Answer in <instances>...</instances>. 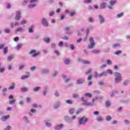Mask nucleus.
Masks as SVG:
<instances>
[{
	"label": "nucleus",
	"mask_w": 130,
	"mask_h": 130,
	"mask_svg": "<svg viewBox=\"0 0 130 130\" xmlns=\"http://www.w3.org/2000/svg\"><path fill=\"white\" fill-rule=\"evenodd\" d=\"M114 74L115 76V84H118L119 83H120V81H121V79H122L121 74L118 72H115Z\"/></svg>",
	"instance_id": "f257e3e1"
},
{
	"label": "nucleus",
	"mask_w": 130,
	"mask_h": 130,
	"mask_svg": "<svg viewBox=\"0 0 130 130\" xmlns=\"http://www.w3.org/2000/svg\"><path fill=\"white\" fill-rule=\"evenodd\" d=\"M88 118L85 116L81 117L78 120V124L79 125H86V124L88 122Z\"/></svg>",
	"instance_id": "f03ea898"
},
{
	"label": "nucleus",
	"mask_w": 130,
	"mask_h": 130,
	"mask_svg": "<svg viewBox=\"0 0 130 130\" xmlns=\"http://www.w3.org/2000/svg\"><path fill=\"white\" fill-rule=\"evenodd\" d=\"M108 74H109L110 75H112L113 73L111 70L108 69L106 70V72H103V73L99 74V78H101V77H106V76H107Z\"/></svg>",
	"instance_id": "7ed1b4c3"
},
{
	"label": "nucleus",
	"mask_w": 130,
	"mask_h": 130,
	"mask_svg": "<svg viewBox=\"0 0 130 130\" xmlns=\"http://www.w3.org/2000/svg\"><path fill=\"white\" fill-rule=\"evenodd\" d=\"M89 40L90 41V44L88 45L87 48L88 49H92L95 46V41H94V39L92 37H90Z\"/></svg>",
	"instance_id": "20e7f679"
},
{
	"label": "nucleus",
	"mask_w": 130,
	"mask_h": 130,
	"mask_svg": "<svg viewBox=\"0 0 130 130\" xmlns=\"http://www.w3.org/2000/svg\"><path fill=\"white\" fill-rule=\"evenodd\" d=\"M81 101L83 102V105H85V106H93V103L88 102L87 100H85V98L84 97L81 98Z\"/></svg>",
	"instance_id": "39448f33"
},
{
	"label": "nucleus",
	"mask_w": 130,
	"mask_h": 130,
	"mask_svg": "<svg viewBox=\"0 0 130 130\" xmlns=\"http://www.w3.org/2000/svg\"><path fill=\"white\" fill-rule=\"evenodd\" d=\"M37 51L35 50H31L29 53L28 54H32L31 57H36V56H38L39 54H40V52H38L37 53Z\"/></svg>",
	"instance_id": "423d86ee"
},
{
	"label": "nucleus",
	"mask_w": 130,
	"mask_h": 130,
	"mask_svg": "<svg viewBox=\"0 0 130 130\" xmlns=\"http://www.w3.org/2000/svg\"><path fill=\"white\" fill-rule=\"evenodd\" d=\"M42 25H43L44 27H48V26H49V22H48V20H47V19L45 18H42Z\"/></svg>",
	"instance_id": "0eeeda50"
},
{
	"label": "nucleus",
	"mask_w": 130,
	"mask_h": 130,
	"mask_svg": "<svg viewBox=\"0 0 130 130\" xmlns=\"http://www.w3.org/2000/svg\"><path fill=\"white\" fill-rule=\"evenodd\" d=\"M60 105H61V103L60 101L56 102L53 106L54 109H58Z\"/></svg>",
	"instance_id": "6e6552de"
},
{
	"label": "nucleus",
	"mask_w": 130,
	"mask_h": 130,
	"mask_svg": "<svg viewBox=\"0 0 130 130\" xmlns=\"http://www.w3.org/2000/svg\"><path fill=\"white\" fill-rule=\"evenodd\" d=\"M99 19L100 24H104L105 23V18L103 15L101 14L99 15Z\"/></svg>",
	"instance_id": "1a4fd4ad"
},
{
	"label": "nucleus",
	"mask_w": 130,
	"mask_h": 130,
	"mask_svg": "<svg viewBox=\"0 0 130 130\" xmlns=\"http://www.w3.org/2000/svg\"><path fill=\"white\" fill-rule=\"evenodd\" d=\"M21 11H16L15 20L19 21L21 19Z\"/></svg>",
	"instance_id": "9d476101"
},
{
	"label": "nucleus",
	"mask_w": 130,
	"mask_h": 130,
	"mask_svg": "<svg viewBox=\"0 0 130 130\" xmlns=\"http://www.w3.org/2000/svg\"><path fill=\"white\" fill-rule=\"evenodd\" d=\"M64 119L67 123H72L73 122V120H72V119L69 116H65L64 117Z\"/></svg>",
	"instance_id": "9b49d317"
},
{
	"label": "nucleus",
	"mask_w": 130,
	"mask_h": 130,
	"mask_svg": "<svg viewBox=\"0 0 130 130\" xmlns=\"http://www.w3.org/2000/svg\"><path fill=\"white\" fill-rule=\"evenodd\" d=\"M34 29H35V25L32 24L28 27V32L29 33H34Z\"/></svg>",
	"instance_id": "f8f14e48"
},
{
	"label": "nucleus",
	"mask_w": 130,
	"mask_h": 130,
	"mask_svg": "<svg viewBox=\"0 0 130 130\" xmlns=\"http://www.w3.org/2000/svg\"><path fill=\"white\" fill-rule=\"evenodd\" d=\"M41 73L43 75H46L49 73V69H43L41 70Z\"/></svg>",
	"instance_id": "ddd939ff"
},
{
	"label": "nucleus",
	"mask_w": 130,
	"mask_h": 130,
	"mask_svg": "<svg viewBox=\"0 0 130 130\" xmlns=\"http://www.w3.org/2000/svg\"><path fill=\"white\" fill-rule=\"evenodd\" d=\"M84 84V79L79 78L76 80V85H82Z\"/></svg>",
	"instance_id": "4468645a"
},
{
	"label": "nucleus",
	"mask_w": 130,
	"mask_h": 130,
	"mask_svg": "<svg viewBox=\"0 0 130 130\" xmlns=\"http://www.w3.org/2000/svg\"><path fill=\"white\" fill-rule=\"evenodd\" d=\"M63 128V124H59L58 125H56L54 129L55 130H60L61 129V128Z\"/></svg>",
	"instance_id": "2eb2a0df"
},
{
	"label": "nucleus",
	"mask_w": 130,
	"mask_h": 130,
	"mask_svg": "<svg viewBox=\"0 0 130 130\" xmlns=\"http://www.w3.org/2000/svg\"><path fill=\"white\" fill-rule=\"evenodd\" d=\"M9 118H10V115H8L2 117L1 118V121L5 122L6 121V120H7V119H9Z\"/></svg>",
	"instance_id": "dca6fc26"
},
{
	"label": "nucleus",
	"mask_w": 130,
	"mask_h": 130,
	"mask_svg": "<svg viewBox=\"0 0 130 130\" xmlns=\"http://www.w3.org/2000/svg\"><path fill=\"white\" fill-rule=\"evenodd\" d=\"M106 6H107V4H106L105 3H101V5H100V9L101 10H102L103 9H105L106 8Z\"/></svg>",
	"instance_id": "f3484780"
},
{
	"label": "nucleus",
	"mask_w": 130,
	"mask_h": 130,
	"mask_svg": "<svg viewBox=\"0 0 130 130\" xmlns=\"http://www.w3.org/2000/svg\"><path fill=\"white\" fill-rule=\"evenodd\" d=\"M47 92H48V88H47V87H45L43 90V96L47 95Z\"/></svg>",
	"instance_id": "a211bd4d"
},
{
	"label": "nucleus",
	"mask_w": 130,
	"mask_h": 130,
	"mask_svg": "<svg viewBox=\"0 0 130 130\" xmlns=\"http://www.w3.org/2000/svg\"><path fill=\"white\" fill-rule=\"evenodd\" d=\"M83 111H84V109L80 108L76 112L75 114L76 115H79V114H80V113L81 112H83Z\"/></svg>",
	"instance_id": "6ab92c4d"
},
{
	"label": "nucleus",
	"mask_w": 130,
	"mask_h": 130,
	"mask_svg": "<svg viewBox=\"0 0 130 130\" xmlns=\"http://www.w3.org/2000/svg\"><path fill=\"white\" fill-rule=\"evenodd\" d=\"M15 32L16 33H17V32H24V28H22L21 27H18L15 30Z\"/></svg>",
	"instance_id": "aec40b11"
},
{
	"label": "nucleus",
	"mask_w": 130,
	"mask_h": 130,
	"mask_svg": "<svg viewBox=\"0 0 130 130\" xmlns=\"http://www.w3.org/2000/svg\"><path fill=\"white\" fill-rule=\"evenodd\" d=\"M23 120L26 122V123H30V121L29 120V119L26 116H24L23 117Z\"/></svg>",
	"instance_id": "412c9836"
},
{
	"label": "nucleus",
	"mask_w": 130,
	"mask_h": 130,
	"mask_svg": "<svg viewBox=\"0 0 130 130\" xmlns=\"http://www.w3.org/2000/svg\"><path fill=\"white\" fill-rule=\"evenodd\" d=\"M64 30L65 31H66L67 32V34H68L69 35H70V34H71V31H70V27H65L64 28Z\"/></svg>",
	"instance_id": "4be33fe9"
},
{
	"label": "nucleus",
	"mask_w": 130,
	"mask_h": 130,
	"mask_svg": "<svg viewBox=\"0 0 130 130\" xmlns=\"http://www.w3.org/2000/svg\"><path fill=\"white\" fill-rule=\"evenodd\" d=\"M97 100H99V96H95L94 99H92V101L91 102V103L93 104V106H94V105H95V101H97Z\"/></svg>",
	"instance_id": "5701e85b"
},
{
	"label": "nucleus",
	"mask_w": 130,
	"mask_h": 130,
	"mask_svg": "<svg viewBox=\"0 0 130 130\" xmlns=\"http://www.w3.org/2000/svg\"><path fill=\"white\" fill-rule=\"evenodd\" d=\"M41 87L37 86L33 89V91L34 92H38V91H39V90H41Z\"/></svg>",
	"instance_id": "b1692460"
},
{
	"label": "nucleus",
	"mask_w": 130,
	"mask_h": 130,
	"mask_svg": "<svg viewBox=\"0 0 130 130\" xmlns=\"http://www.w3.org/2000/svg\"><path fill=\"white\" fill-rule=\"evenodd\" d=\"M19 24L18 22H16L15 23H11V28H14V27L16 26H19Z\"/></svg>",
	"instance_id": "393cba45"
},
{
	"label": "nucleus",
	"mask_w": 130,
	"mask_h": 130,
	"mask_svg": "<svg viewBox=\"0 0 130 130\" xmlns=\"http://www.w3.org/2000/svg\"><path fill=\"white\" fill-rule=\"evenodd\" d=\"M82 63H83V64H90L91 62L86 60H82Z\"/></svg>",
	"instance_id": "a878e982"
},
{
	"label": "nucleus",
	"mask_w": 130,
	"mask_h": 130,
	"mask_svg": "<svg viewBox=\"0 0 130 130\" xmlns=\"http://www.w3.org/2000/svg\"><path fill=\"white\" fill-rule=\"evenodd\" d=\"M120 46V44L119 43H116L113 44L112 47V48H116V47H119Z\"/></svg>",
	"instance_id": "bb28decb"
},
{
	"label": "nucleus",
	"mask_w": 130,
	"mask_h": 130,
	"mask_svg": "<svg viewBox=\"0 0 130 130\" xmlns=\"http://www.w3.org/2000/svg\"><path fill=\"white\" fill-rule=\"evenodd\" d=\"M44 122L46 124V126H47V127H50L51 126V123H49L47 121L45 120Z\"/></svg>",
	"instance_id": "cd10ccee"
},
{
	"label": "nucleus",
	"mask_w": 130,
	"mask_h": 130,
	"mask_svg": "<svg viewBox=\"0 0 130 130\" xmlns=\"http://www.w3.org/2000/svg\"><path fill=\"white\" fill-rule=\"evenodd\" d=\"M15 102H16V99L12 100L9 101V104H10V105H14Z\"/></svg>",
	"instance_id": "c85d7f7f"
},
{
	"label": "nucleus",
	"mask_w": 130,
	"mask_h": 130,
	"mask_svg": "<svg viewBox=\"0 0 130 130\" xmlns=\"http://www.w3.org/2000/svg\"><path fill=\"white\" fill-rule=\"evenodd\" d=\"M69 112L71 115H72L73 114L74 112H75V109L74 108H71L69 109Z\"/></svg>",
	"instance_id": "c756f323"
},
{
	"label": "nucleus",
	"mask_w": 130,
	"mask_h": 130,
	"mask_svg": "<svg viewBox=\"0 0 130 130\" xmlns=\"http://www.w3.org/2000/svg\"><path fill=\"white\" fill-rule=\"evenodd\" d=\"M91 52L93 53V54H97V53H99V52H100V50L94 49Z\"/></svg>",
	"instance_id": "7c9ffc66"
},
{
	"label": "nucleus",
	"mask_w": 130,
	"mask_h": 130,
	"mask_svg": "<svg viewBox=\"0 0 130 130\" xmlns=\"http://www.w3.org/2000/svg\"><path fill=\"white\" fill-rule=\"evenodd\" d=\"M96 121H99V122H102V121H103V117H99L96 118Z\"/></svg>",
	"instance_id": "2f4dec72"
},
{
	"label": "nucleus",
	"mask_w": 130,
	"mask_h": 130,
	"mask_svg": "<svg viewBox=\"0 0 130 130\" xmlns=\"http://www.w3.org/2000/svg\"><path fill=\"white\" fill-rule=\"evenodd\" d=\"M121 17H123V13H121L118 14L116 15V18L117 19H119V18H121Z\"/></svg>",
	"instance_id": "473e14b6"
},
{
	"label": "nucleus",
	"mask_w": 130,
	"mask_h": 130,
	"mask_svg": "<svg viewBox=\"0 0 130 130\" xmlns=\"http://www.w3.org/2000/svg\"><path fill=\"white\" fill-rule=\"evenodd\" d=\"M112 119V117L111 116H107L106 118V121H110Z\"/></svg>",
	"instance_id": "72a5a7b5"
},
{
	"label": "nucleus",
	"mask_w": 130,
	"mask_h": 130,
	"mask_svg": "<svg viewBox=\"0 0 130 130\" xmlns=\"http://www.w3.org/2000/svg\"><path fill=\"white\" fill-rule=\"evenodd\" d=\"M129 83H130V81L126 80L124 81L123 85L124 86H127V85H128V84Z\"/></svg>",
	"instance_id": "f704fd0d"
},
{
	"label": "nucleus",
	"mask_w": 130,
	"mask_h": 130,
	"mask_svg": "<svg viewBox=\"0 0 130 130\" xmlns=\"http://www.w3.org/2000/svg\"><path fill=\"white\" fill-rule=\"evenodd\" d=\"M117 2L116 0H113L110 2V6H114L115 4H116Z\"/></svg>",
	"instance_id": "c9c22d12"
},
{
	"label": "nucleus",
	"mask_w": 130,
	"mask_h": 130,
	"mask_svg": "<svg viewBox=\"0 0 130 130\" xmlns=\"http://www.w3.org/2000/svg\"><path fill=\"white\" fill-rule=\"evenodd\" d=\"M29 90V88L27 87H23L21 89V92H27Z\"/></svg>",
	"instance_id": "e433bc0d"
},
{
	"label": "nucleus",
	"mask_w": 130,
	"mask_h": 130,
	"mask_svg": "<svg viewBox=\"0 0 130 130\" xmlns=\"http://www.w3.org/2000/svg\"><path fill=\"white\" fill-rule=\"evenodd\" d=\"M12 86H10L9 88H8V90H14V89H15V83H12Z\"/></svg>",
	"instance_id": "4c0bfd02"
},
{
	"label": "nucleus",
	"mask_w": 130,
	"mask_h": 130,
	"mask_svg": "<svg viewBox=\"0 0 130 130\" xmlns=\"http://www.w3.org/2000/svg\"><path fill=\"white\" fill-rule=\"evenodd\" d=\"M29 75H23L21 77V80H26V79H28L29 78Z\"/></svg>",
	"instance_id": "58836bf2"
},
{
	"label": "nucleus",
	"mask_w": 130,
	"mask_h": 130,
	"mask_svg": "<svg viewBox=\"0 0 130 130\" xmlns=\"http://www.w3.org/2000/svg\"><path fill=\"white\" fill-rule=\"evenodd\" d=\"M84 96L85 97H89V98H91L92 97V94L90 93H86L84 94Z\"/></svg>",
	"instance_id": "ea45409f"
},
{
	"label": "nucleus",
	"mask_w": 130,
	"mask_h": 130,
	"mask_svg": "<svg viewBox=\"0 0 130 130\" xmlns=\"http://www.w3.org/2000/svg\"><path fill=\"white\" fill-rule=\"evenodd\" d=\"M36 7V5L35 4H30L28 6V9H32L33 8H35Z\"/></svg>",
	"instance_id": "a19ab883"
},
{
	"label": "nucleus",
	"mask_w": 130,
	"mask_h": 130,
	"mask_svg": "<svg viewBox=\"0 0 130 130\" xmlns=\"http://www.w3.org/2000/svg\"><path fill=\"white\" fill-rule=\"evenodd\" d=\"M25 67H26L25 64H22V65L19 66V67L18 69L19 71H21V70H23V69H24V68H25Z\"/></svg>",
	"instance_id": "79ce46f5"
},
{
	"label": "nucleus",
	"mask_w": 130,
	"mask_h": 130,
	"mask_svg": "<svg viewBox=\"0 0 130 130\" xmlns=\"http://www.w3.org/2000/svg\"><path fill=\"white\" fill-rule=\"evenodd\" d=\"M44 41H45V42H46V43H49L50 42V39H49V38H46L44 39Z\"/></svg>",
	"instance_id": "37998d69"
},
{
	"label": "nucleus",
	"mask_w": 130,
	"mask_h": 130,
	"mask_svg": "<svg viewBox=\"0 0 130 130\" xmlns=\"http://www.w3.org/2000/svg\"><path fill=\"white\" fill-rule=\"evenodd\" d=\"M22 46H23V44H18L16 47L17 50H19L20 49V48H21V47H22Z\"/></svg>",
	"instance_id": "c03bdc74"
},
{
	"label": "nucleus",
	"mask_w": 130,
	"mask_h": 130,
	"mask_svg": "<svg viewBox=\"0 0 130 130\" xmlns=\"http://www.w3.org/2000/svg\"><path fill=\"white\" fill-rule=\"evenodd\" d=\"M92 3V0H84L83 1L84 4H91Z\"/></svg>",
	"instance_id": "a18cd8bd"
},
{
	"label": "nucleus",
	"mask_w": 130,
	"mask_h": 130,
	"mask_svg": "<svg viewBox=\"0 0 130 130\" xmlns=\"http://www.w3.org/2000/svg\"><path fill=\"white\" fill-rule=\"evenodd\" d=\"M105 68H107V65L106 64H104L100 66V69L101 70H103Z\"/></svg>",
	"instance_id": "49530a36"
},
{
	"label": "nucleus",
	"mask_w": 130,
	"mask_h": 130,
	"mask_svg": "<svg viewBox=\"0 0 130 130\" xmlns=\"http://www.w3.org/2000/svg\"><path fill=\"white\" fill-rule=\"evenodd\" d=\"M107 63L108 66H111V64H112V61H111V60L108 59L107 60Z\"/></svg>",
	"instance_id": "de8ad7c7"
},
{
	"label": "nucleus",
	"mask_w": 130,
	"mask_h": 130,
	"mask_svg": "<svg viewBox=\"0 0 130 130\" xmlns=\"http://www.w3.org/2000/svg\"><path fill=\"white\" fill-rule=\"evenodd\" d=\"M28 2L29 0H24L22 4L23 6H26V5H27V4H28Z\"/></svg>",
	"instance_id": "09e8293b"
},
{
	"label": "nucleus",
	"mask_w": 130,
	"mask_h": 130,
	"mask_svg": "<svg viewBox=\"0 0 130 130\" xmlns=\"http://www.w3.org/2000/svg\"><path fill=\"white\" fill-rule=\"evenodd\" d=\"M30 71H31V72H34V71H36V66L30 67Z\"/></svg>",
	"instance_id": "8fccbe9b"
},
{
	"label": "nucleus",
	"mask_w": 130,
	"mask_h": 130,
	"mask_svg": "<svg viewBox=\"0 0 130 130\" xmlns=\"http://www.w3.org/2000/svg\"><path fill=\"white\" fill-rule=\"evenodd\" d=\"M8 53V47H6L4 49V54H7Z\"/></svg>",
	"instance_id": "3c124183"
},
{
	"label": "nucleus",
	"mask_w": 130,
	"mask_h": 130,
	"mask_svg": "<svg viewBox=\"0 0 130 130\" xmlns=\"http://www.w3.org/2000/svg\"><path fill=\"white\" fill-rule=\"evenodd\" d=\"M49 16L50 17H52L53 16H54V11H51L49 13Z\"/></svg>",
	"instance_id": "603ef678"
},
{
	"label": "nucleus",
	"mask_w": 130,
	"mask_h": 130,
	"mask_svg": "<svg viewBox=\"0 0 130 130\" xmlns=\"http://www.w3.org/2000/svg\"><path fill=\"white\" fill-rule=\"evenodd\" d=\"M71 80V77H69L68 78H66L64 79V82L65 83H69V82H70V81Z\"/></svg>",
	"instance_id": "864d4df0"
},
{
	"label": "nucleus",
	"mask_w": 130,
	"mask_h": 130,
	"mask_svg": "<svg viewBox=\"0 0 130 130\" xmlns=\"http://www.w3.org/2000/svg\"><path fill=\"white\" fill-rule=\"evenodd\" d=\"M89 33H90V28H86V36H88L89 35Z\"/></svg>",
	"instance_id": "5fc2aeb1"
},
{
	"label": "nucleus",
	"mask_w": 130,
	"mask_h": 130,
	"mask_svg": "<svg viewBox=\"0 0 130 130\" xmlns=\"http://www.w3.org/2000/svg\"><path fill=\"white\" fill-rule=\"evenodd\" d=\"M4 32H5V33L8 34L9 33H10L11 30H10V29H4Z\"/></svg>",
	"instance_id": "6e6d98bb"
},
{
	"label": "nucleus",
	"mask_w": 130,
	"mask_h": 130,
	"mask_svg": "<svg viewBox=\"0 0 130 130\" xmlns=\"http://www.w3.org/2000/svg\"><path fill=\"white\" fill-rule=\"evenodd\" d=\"M12 59H13V56H9L7 58L8 61H11Z\"/></svg>",
	"instance_id": "4d7b16f0"
},
{
	"label": "nucleus",
	"mask_w": 130,
	"mask_h": 130,
	"mask_svg": "<svg viewBox=\"0 0 130 130\" xmlns=\"http://www.w3.org/2000/svg\"><path fill=\"white\" fill-rule=\"evenodd\" d=\"M92 71V69H89L85 73V75H89V74H91V72Z\"/></svg>",
	"instance_id": "13d9d810"
},
{
	"label": "nucleus",
	"mask_w": 130,
	"mask_h": 130,
	"mask_svg": "<svg viewBox=\"0 0 130 130\" xmlns=\"http://www.w3.org/2000/svg\"><path fill=\"white\" fill-rule=\"evenodd\" d=\"M30 112L31 113H36L37 110L35 109H32L30 110Z\"/></svg>",
	"instance_id": "bf43d9fd"
},
{
	"label": "nucleus",
	"mask_w": 130,
	"mask_h": 130,
	"mask_svg": "<svg viewBox=\"0 0 130 130\" xmlns=\"http://www.w3.org/2000/svg\"><path fill=\"white\" fill-rule=\"evenodd\" d=\"M71 61L69 59H66L64 60V63L65 64H69Z\"/></svg>",
	"instance_id": "052dcab7"
},
{
	"label": "nucleus",
	"mask_w": 130,
	"mask_h": 130,
	"mask_svg": "<svg viewBox=\"0 0 130 130\" xmlns=\"http://www.w3.org/2000/svg\"><path fill=\"white\" fill-rule=\"evenodd\" d=\"M76 14V11H73V12H70V16L71 17H73V16H75V14Z\"/></svg>",
	"instance_id": "680f3d73"
},
{
	"label": "nucleus",
	"mask_w": 130,
	"mask_h": 130,
	"mask_svg": "<svg viewBox=\"0 0 130 130\" xmlns=\"http://www.w3.org/2000/svg\"><path fill=\"white\" fill-rule=\"evenodd\" d=\"M109 106H110V102L107 101L106 102V107H109Z\"/></svg>",
	"instance_id": "e2e57ef3"
},
{
	"label": "nucleus",
	"mask_w": 130,
	"mask_h": 130,
	"mask_svg": "<svg viewBox=\"0 0 130 130\" xmlns=\"http://www.w3.org/2000/svg\"><path fill=\"white\" fill-rule=\"evenodd\" d=\"M55 97H59V93L57 91H56L54 93Z\"/></svg>",
	"instance_id": "0e129e2a"
},
{
	"label": "nucleus",
	"mask_w": 130,
	"mask_h": 130,
	"mask_svg": "<svg viewBox=\"0 0 130 130\" xmlns=\"http://www.w3.org/2000/svg\"><path fill=\"white\" fill-rule=\"evenodd\" d=\"M66 103H67V104H70L71 105L73 104V102L71 100H67L66 101Z\"/></svg>",
	"instance_id": "69168bd1"
},
{
	"label": "nucleus",
	"mask_w": 130,
	"mask_h": 130,
	"mask_svg": "<svg viewBox=\"0 0 130 130\" xmlns=\"http://www.w3.org/2000/svg\"><path fill=\"white\" fill-rule=\"evenodd\" d=\"M109 51H110V48H106L105 49V52H107V53H108L109 52Z\"/></svg>",
	"instance_id": "338daca9"
},
{
	"label": "nucleus",
	"mask_w": 130,
	"mask_h": 130,
	"mask_svg": "<svg viewBox=\"0 0 130 130\" xmlns=\"http://www.w3.org/2000/svg\"><path fill=\"white\" fill-rule=\"evenodd\" d=\"M11 128H12V127L10 125H8L5 128V130H11Z\"/></svg>",
	"instance_id": "774afa93"
}]
</instances>
